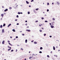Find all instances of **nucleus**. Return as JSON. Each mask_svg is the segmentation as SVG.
Segmentation results:
<instances>
[{"label": "nucleus", "mask_w": 60, "mask_h": 60, "mask_svg": "<svg viewBox=\"0 0 60 60\" xmlns=\"http://www.w3.org/2000/svg\"><path fill=\"white\" fill-rule=\"evenodd\" d=\"M11 23L9 24L8 26V27H9L10 26H11Z\"/></svg>", "instance_id": "nucleus-1"}, {"label": "nucleus", "mask_w": 60, "mask_h": 60, "mask_svg": "<svg viewBox=\"0 0 60 60\" xmlns=\"http://www.w3.org/2000/svg\"><path fill=\"white\" fill-rule=\"evenodd\" d=\"M51 27L52 28H53L54 27V26H53L51 25Z\"/></svg>", "instance_id": "nucleus-2"}, {"label": "nucleus", "mask_w": 60, "mask_h": 60, "mask_svg": "<svg viewBox=\"0 0 60 60\" xmlns=\"http://www.w3.org/2000/svg\"><path fill=\"white\" fill-rule=\"evenodd\" d=\"M26 31L28 32H30L31 30H26Z\"/></svg>", "instance_id": "nucleus-3"}, {"label": "nucleus", "mask_w": 60, "mask_h": 60, "mask_svg": "<svg viewBox=\"0 0 60 60\" xmlns=\"http://www.w3.org/2000/svg\"><path fill=\"white\" fill-rule=\"evenodd\" d=\"M26 2L27 4H29V3L27 1H26Z\"/></svg>", "instance_id": "nucleus-4"}, {"label": "nucleus", "mask_w": 60, "mask_h": 60, "mask_svg": "<svg viewBox=\"0 0 60 60\" xmlns=\"http://www.w3.org/2000/svg\"><path fill=\"white\" fill-rule=\"evenodd\" d=\"M2 33H4V29H3L2 30Z\"/></svg>", "instance_id": "nucleus-5"}, {"label": "nucleus", "mask_w": 60, "mask_h": 60, "mask_svg": "<svg viewBox=\"0 0 60 60\" xmlns=\"http://www.w3.org/2000/svg\"><path fill=\"white\" fill-rule=\"evenodd\" d=\"M8 11V9H5L4 10V11Z\"/></svg>", "instance_id": "nucleus-6"}, {"label": "nucleus", "mask_w": 60, "mask_h": 60, "mask_svg": "<svg viewBox=\"0 0 60 60\" xmlns=\"http://www.w3.org/2000/svg\"><path fill=\"white\" fill-rule=\"evenodd\" d=\"M4 14H2L1 15V16H2V17H3V16H4Z\"/></svg>", "instance_id": "nucleus-7"}, {"label": "nucleus", "mask_w": 60, "mask_h": 60, "mask_svg": "<svg viewBox=\"0 0 60 60\" xmlns=\"http://www.w3.org/2000/svg\"><path fill=\"white\" fill-rule=\"evenodd\" d=\"M4 41H3L2 42V44H4Z\"/></svg>", "instance_id": "nucleus-8"}, {"label": "nucleus", "mask_w": 60, "mask_h": 60, "mask_svg": "<svg viewBox=\"0 0 60 60\" xmlns=\"http://www.w3.org/2000/svg\"><path fill=\"white\" fill-rule=\"evenodd\" d=\"M12 31H13L14 32H16L15 30L14 29H13Z\"/></svg>", "instance_id": "nucleus-9"}, {"label": "nucleus", "mask_w": 60, "mask_h": 60, "mask_svg": "<svg viewBox=\"0 0 60 60\" xmlns=\"http://www.w3.org/2000/svg\"><path fill=\"white\" fill-rule=\"evenodd\" d=\"M25 42L26 43H27V39L25 40Z\"/></svg>", "instance_id": "nucleus-10"}, {"label": "nucleus", "mask_w": 60, "mask_h": 60, "mask_svg": "<svg viewBox=\"0 0 60 60\" xmlns=\"http://www.w3.org/2000/svg\"><path fill=\"white\" fill-rule=\"evenodd\" d=\"M40 49H41V50L43 49V48H42V47H41L40 48Z\"/></svg>", "instance_id": "nucleus-11"}, {"label": "nucleus", "mask_w": 60, "mask_h": 60, "mask_svg": "<svg viewBox=\"0 0 60 60\" xmlns=\"http://www.w3.org/2000/svg\"><path fill=\"white\" fill-rule=\"evenodd\" d=\"M53 50H55V46H53Z\"/></svg>", "instance_id": "nucleus-12"}, {"label": "nucleus", "mask_w": 60, "mask_h": 60, "mask_svg": "<svg viewBox=\"0 0 60 60\" xmlns=\"http://www.w3.org/2000/svg\"><path fill=\"white\" fill-rule=\"evenodd\" d=\"M8 48H10V49H11V47H9V46H8Z\"/></svg>", "instance_id": "nucleus-13"}, {"label": "nucleus", "mask_w": 60, "mask_h": 60, "mask_svg": "<svg viewBox=\"0 0 60 60\" xmlns=\"http://www.w3.org/2000/svg\"><path fill=\"white\" fill-rule=\"evenodd\" d=\"M2 27H3V26L2 25H1L0 26V28H2Z\"/></svg>", "instance_id": "nucleus-14"}, {"label": "nucleus", "mask_w": 60, "mask_h": 60, "mask_svg": "<svg viewBox=\"0 0 60 60\" xmlns=\"http://www.w3.org/2000/svg\"><path fill=\"white\" fill-rule=\"evenodd\" d=\"M56 3L57 4H58V5H59V3L58 2H57Z\"/></svg>", "instance_id": "nucleus-15"}, {"label": "nucleus", "mask_w": 60, "mask_h": 60, "mask_svg": "<svg viewBox=\"0 0 60 60\" xmlns=\"http://www.w3.org/2000/svg\"><path fill=\"white\" fill-rule=\"evenodd\" d=\"M34 44H37V42H36V41L34 42Z\"/></svg>", "instance_id": "nucleus-16"}, {"label": "nucleus", "mask_w": 60, "mask_h": 60, "mask_svg": "<svg viewBox=\"0 0 60 60\" xmlns=\"http://www.w3.org/2000/svg\"><path fill=\"white\" fill-rule=\"evenodd\" d=\"M8 44H9V45H11V46H12V45L11 44V43H9Z\"/></svg>", "instance_id": "nucleus-17"}, {"label": "nucleus", "mask_w": 60, "mask_h": 60, "mask_svg": "<svg viewBox=\"0 0 60 60\" xmlns=\"http://www.w3.org/2000/svg\"><path fill=\"white\" fill-rule=\"evenodd\" d=\"M11 49H8V51H9V50H10Z\"/></svg>", "instance_id": "nucleus-18"}, {"label": "nucleus", "mask_w": 60, "mask_h": 60, "mask_svg": "<svg viewBox=\"0 0 60 60\" xmlns=\"http://www.w3.org/2000/svg\"><path fill=\"white\" fill-rule=\"evenodd\" d=\"M6 25L4 23V25H3V26H5Z\"/></svg>", "instance_id": "nucleus-19"}, {"label": "nucleus", "mask_w": 60, "mask_h": 60, "mask_svg": "<svg viewBox=\"0 0 60 60\" xmlns=\"http://www.w3.org/2000/svg\"><path fill=\"white\" fill-rule=\"evenodd\" d=\"M38 10H39V8H37L36 9V11H38Z\"/></svg>", "instance_id": "nucleus-20"}, {"label": "nucleus", "mask_w": 60, "mask_h": 60, "mask_svg": "<svg viewBox=\"0 0 60 60\" xmlns=\"http://www.w3.org/2000/svg\"><path fill=\"white\" fill-rule=\"evenodd\" d=\"M52 20H55V18H53L52 19Z\"/></svg>", "instance_id": "nucleus-21"}, {"label": "nucleus", "mask_w": 60, "mask_h": 60, "mask_svg": "<svg viewBox=\"0 0 60 60\" xmlns=\"http://www.w3.org/2000/svg\"><path fill=\"white\" fill-rule=\"evenodd\" d=\"M9 8L11 9H12V8H11V7H10Z\"/></svg>", "instance_id": "nucleus-22"}, {"label": "nucleus", "mask_w": 60, "mask_h": 60, "mask_svg": "<svg viewBox=\"0 0 60 60\" xmlns=\"http://www.w3.org/2000/svg\"><path fill=\"white\" fill-rule=\"evenodd\" d=\"M18 13V14H20V12H19Z\"/></svg>", "instance_id": "nucleus-23"}, {"label": "nucleus", "mask_w": 60, "mask_h": 60, "mask_svg": "<svg viewBox=\"0 0 60 60\" xmlns=\"http://www.w3.org/2000/svg\"><path fill=\"white\" fill-rule=\"evenodd\" d=\"M47 56L48 57H49V55H47Z\"/></svg>", "instance_id": "nucleus-24"}, {"label": "nucleus", "mask_w": 60, "mask_h": 60, "mask_svg": "<svg viewBox=\"0 0 60 60\" xmlns=\"http://www.w3.org/2000/svg\"><path fill=\"white\" fill-rule=\"evenodd\" d=\"M39 53H42V52L41 51H40L39 52Z\"/></svg>", "instance_id": "nucleus-25"}, {"label": "nucleus", "mask_w": 60, "mask_h": 60, "mask_svg": "<svg viewBox=\"0 0 60 60\" xmlns=\"http://www.w3.org/2000/svg\"><path fill=\"white\" fill-rule=\"evenodd\" d=\"M41 19H42V20H43V19H44V18H43V17H41Z\"/></svg>", "instance_id": "nucleus-26"}, {"label": "nucleus", "mask_w": 60, "mask_h": 60, "mask_svg": "<svg viewBox=\"0 0 60 60\" xmlns=\"http://www.w3.org/2000/svg\"><path fill=\"white\" fill-rule=\"evenodd\" d=\"M28 14H30V12L28 11Z\"/></svg>", "instance_id": "nucleus-27"}, {"label": "nucleus", "mask_w": 60, "mask_h": 60, "mask_svg": "<svg viewBox=\"0 0 60 60\" xmlns=\"http://www.w3.org/2000/svg\"><path fill=\"white\" fill-rule=\"evenodd\" d=\"M45 22H48V21L46 20L45 21Z\"/></svg>", "instance_id": "nucleus-28"}, {"label": "nucleus", "mask_w": 60, "mask_h": 60, "mask_svg": "<svg viewBox=\"0 0 60 60\" xmlns=\"http://www.w3.org/2000/svg\"><path fill=\"white\" fill-rule=\"evenodd\" d=\"M17 17V18H19V15H17V16H16Z\"/></svg>", "instance_id": "nucleus-29"}, {"label": "nucleus", "mask_w": 60, "mask_h": 60, "mask_svg": "<svg viewBox=\"0 0 60 60\" xmlns=\"http://www.w3.org/2000/svg\"><path fill=\"white\" fill-rule=\"evenodd\" d=\"M21 50H23V48H21Z\"/></svg>", "instance_id": "nucleus-30"}, {"label": "nucleus", "mask_w": 60, "mask_h": 60, "mask_svg": "<svg viewBox=\"0 0 60 60\" xmlns=\"http://www.w3.org/2000/svg\"><path fill=\"white\" fill-rule=\"evenodd\" d=\"M13 50H12L11 51V52H13Z\"/></svg>", "instance_id": "nucleus-31"}, {"label": "nucleus", "mask_w": 60, "mask_h": 60, "mask_svg": "<svg viewBox=\"0 0 60 60\" xmlns=\"http://www.w3.org/2000/svg\"><path fill=\"white\" fill-rule=\"evenodd\" d=\"M46 34H44V36H46Z\"/></svg>", "instance_id": "nucleus-32"}, {"label": "nucleus", "mask_w": 60, "mask_h": 60, "mask_svg": "<svg viewBox=\"0 0 60 60\" xmlns=\"http://www.w3.org/2000/svg\"><path fill=\"white\" fill-rule=\"evenodd\" d=\"M49 11V9H47V11L48 12Z\"/></svg>", "instance_id": "nucleus-33"}, {"label": "nucleus", "mask_w": 60, "mask_h": 60, "mask_svg": "<svg viewBox=\"0 0 60 60\" xmlns=\"http://www.w3.org/2000/svg\"><path fill=\"white\" fill-rule=\"evenodd\" d=\"M22 35L23 36H24L25 35V34H22Z\"/></svg>", "instance_id": "nucleus-34"}, {"label": "nucleus", "mask_w": 60, "mask_h": 60, "mask_svg": "<svg viewBox=\"0 0 60 60\" xmlns=\"http://www.w3.org/2000/svg\"><path fill=\"white\" fill-rule=\"evenodd\" d=\"M47 4L48 5H49V3H48Z\"/></svg>", "instance_id": "nucleus-35"}, {"label": "nucleus", "mask_w": 60, "mask_h": 60, "mask_svg": "<svg viewBox=\"0 0 60 60\" xmlns=\"http://www.w3.org/2000/svg\"><path fill=\"white\" fill-rule=\"evenodd\" d=\"M34 2V0H31V2Z\"/></svg>", "instance_id": "nucleus-36"}, {"label": "nucleus", "mask_w": 60, "mask_h": 60, "mask_svg": "<svg viewBox=\"0 0 60 60\" xmlns=\"http://www.w3.org/2000/svg\"><path fill=\"white\" fill-rule=\"evenodd\" d=\"M32 57H30L29 58L30 59H31V58Z\"/></svg>", "instance_id": "nucleus-37"}, {"label": "nucleus", "mask_w": 60, "mask_h": 60, "mask_svg": "<svg viewBox=\"0 0 60 60\" xmlns=\"http://www.w3.org/2000/svg\"><path fill=\"white\" fill-rule=\"evenodd\" d=\"M18 38V36H16V38L17 39V38Z\"/></svg>", "instance_id": "nucleus-38"}, {"label": "nucleus", "mask_w": 60, "mask_h": 60, "mask_svg": "<svg viewBox=\"0 0 60 60\" xmlns=\"http://www.w3.org/2000/svg\"><path fill=\"white\" fill-rule=\"evenodd\" d=\"M40 32H42V30H40Z\"/></svg>", "instance_id": "nucleus-39"}, {"label": "nucleus", "mask_w": 60, "mask_h": 60, "mask_svg": "<svg viewBox=\"0 0 60 60\" xmlns=\"http://www.w3.org/2000/svg\"><path fill=\"white\" fill-rule=\"evenodd\" d=\"M17 20H18V19H15V21H17Z\"/></svg>", "instance_id": "nucleus-40"}, {"label": "nucleus", "mask_w": 60, "mask_h": 60, "mask_svg": "<svg viewBox=\"0 0 60 60\" xmlns=\"http://www.w3.org/2000/svg\"><path fill=\"white\" fill-rule=\"evenodd\" d=\"M32 55H33V56H36V55H34V54H33Z\"/></svg>", "instance_id": "nucleus-41"}, {"label": "nucleus", "mask_w": 60, "mask_h": 60, "mask_svg": "<svg viewBox=\"0 0 60 60\" xmlns=\"http://www.w3.org/2000/svg\"><path fill=\"white\" fill-rule=\"evenodd\" d=\"M34 41V40H32V41H31V42H33Z\"/></svg>", "instance_id": "nucleus-42"}, {"label": "nucleus", "mask_w": 60, "mask_h": 60, "mask_svg": "<svg viewBox=\"0 0 60 60\" xmlns=\"http://www.w3.org/2000/svg\"><path fill=\"white\" fill-rule=\"evenodd\" d=\"M49 37H50V38H51V37H52V36H49Z\"/></svg>", "instance_id": "nucleus-43"}, {"label": "nucleus", "mask_w": 60, "mask_h": 60, "mask_svg": "<svg viewBox=\"0 0 60 60\" xmlns=\"http://www.w3.org/2000/svg\"><path fill=\"white\" fill-rule=\"evenodd\" d=\"M8 42H9V43H10V41H9V40L8 41Z\"/></svg>", "instance_id": "nucleus-44"}, {"label": "nucleus", "mask_w": 60, "mask_h": 60, "mask_svg": "<svg viewBox=\"0 0 60 60\" xmlns=\"http://www.w3.org/2000/svg\"><path fill=\"white\" fill-rule=\"evenodd\" d=\"M16 24L17 25H19V23H17Z\"/></svg>", "instance_id": "nucleus-45"}, {"label": "nucleus", "mask_w": 60, "mask_h": 60, "mask_svg": "<svg viewBox=\"0 0 60 60\" xmlns=\"http://www.w3.org/2000/svg\"><path fill=\"white\" fill-rule=\"evenodd\" d=\"M20 14H23V13L22 12H20Z\"/></svg>", "instance_id": "nucleus-46"}, {"label": "nucleus", "mask_w": 60, "mask_h": 60, "mask_svg": "<svg viewBox=\"0 0 60 60\" xmlns=\"http://www.w3.org/2000/svg\"><path fill=\"white\" fill-rule=\"evenodd\" d=\"M26 26H27V24L26 23V24L25 25Z\"/></svg>", "instance_id": "nucleus-47"}, {"label": "nucleus", "mask_w": 60, "mask_h": 60, "mask_svg": "<svg viewBox=\"0 0 60 60\" xmlns=\"http://www.w3.org/2000/svg\"><path fill=\"white\" fill-rule=\"evenodd\" d=\"M17 51H18V50H17V49H16V52H17Z\"/></svg>", "instance_id": "nucleus-48"}, {"label": "nucleus", "mask_w": 60, "mask_h": 60, "mask_svg": "<svg viewBox=\"0 0 60 60\" xmlns=\"http://www.w3.org/2000/svg\"><path fill=\"white\" fill-rule=\"evenodd\" d=\"M39 26H41V25H39Z\"/></svg>", "instance_id": "nucleus-49"}, {"label": "nucleus", "mask_w": 60, "mask_h": 60, "mask_svg": "<svg viewBox=\"0 0 60 60\" xmlns=\"http://www.w3.org/2000/svg\"><path fill=\"white\" fill-rule=\"evenodd\" d=\"M25 22H27V20H26L25 21Z\"/></svg>", "instance_id": "nucleus-50"}, {"label": "nucleus", "mask_w": 60, "mask_h": 60, "mask_svg": "<svg viewBox=\"0 0 60 60\" xmlns=\"http://www.w3.org/2000/svg\"><path fill=\"white\" fill-rule=\"evenodd\" d=\"M31 6L30 5L29 6V7H31Z\"/></svg>", "instance_id": "nucleus-51"}, {"label": "nucleus", "mask_w": 60, "mask_h": 60, "mask_svg": "<svg viewBox=\"0 0 60 60\" xmlns=\"http://www.w3.org/2000/svg\"><path fill=\"white\" fill-rule=\"evenodd\" d=\"M36 22H38V21H36Z\"/></svg>", "instance_id": "nucleus-52"}, {"label": "nucleus", "mask_w": 60, "mask_h": 60, "mask_svg": "<svg viewBox=\"0 0 60 60\" xmlns=\"http://www.w3.org/2000/svg\"><path fill=\"white\" fill-rule=\"evenodd\" d=\"M49 24H50V25H51V23H50Z\"/></svg>", "instance_id": "nucleus-53"}, {"label": "nucleus", "mask_w": 60, "mask_h": 60, "mask_svg": "<svg viewBox=\"0 0 60 60\" xmlns=\"http://www.w3.org/2000/svg\"><path fill=\"white\" fill-rule=\"evenodd\" d=\"M42 29H44V28H42Z\"/></svg>", "instance_id": "nucleus-54"}, {"label": "nucleus", "mask_w": 60, "mask_h": 60, "mask_svg": "<svg viewBox=\"0 0 60 60\" xmlns=\"http://www.w3.org/2000/svg\"><path fill=\"white\" fill-rule=\"evenodd\" d=\"M52 4H54V3H52Z\"/></svg>", "instance_id": "nucleus-55"}, {"label": "nucleus", "mask_w": 60, "mask_h": 60, "mask_svg": "<svg viewBox=\"0 0 60 60\" xmlns=\"http://www.w3.org/2000/svg\"><path fill=\"white\" fill-rule=\"evenodd\" d=\"M24 60H26V59L25 58V59H24Z\"/></svg>", "instance_id": "nucleus-56"}, {"label": "nucleus", "mask_w": 60, "mask_h": 60, "mask_svg": "<svg viewBox=\"0 0 60 60\" xmlns=\"http://www.w3.org/2000/svg\"><path fill=\"white\" fill-rule=\"evenodd\" d=\"M10 38H12V37H10Z\"/></svg>", "instance_id": "nucleus-57"}, {"label": "nucleus", "mask_w": 60, "mask_h": 60, "mask_svg": "<svg viewBox=\"0 0 60 60\" xmlns=\"http://www.w3.org/2000/svg\"><path fill=\"white\" fill-rule=\"evenodd\" d=\"M4 48H3V50H4L3 51H4Z\"/></svg>", "instance_id": "nucleus-58"}, {"label": "nucleus", "mask_w": 60, "mask_h": 60, "mask_svg": "<svg viewBox=\"0 0 60 60\" xmlns=\"http://www.w3.org/2000/svg\"><path fill=\"white\" fill-rule=\"evenodd\" d=\"M16 40V38L14 39V40Z\"/></svg>", "instance_id": "nucleus-59"}, {"label": "nucleus", "mask_w": 60, "mask_h": 60, "mask_svg": "<svg viewBox=\"0 0 60 60\" xmlns=\"http://www.w3.org/2000/svg\"><path fill=\"white\" fill-rule=\"evenodd\" d=\"M53 38H55V36H54L53 37Z\"/></svg>", "instance_id": "nucleus-60"}, {"label": "nucleus", "mask_w": 60, "mask_h": 60, "mask_svg": "<svg viewBox=\"0 0 60 60\" xmlns=\"http://www.w3.org/2000/svg\"><path fill=\"white\" fill-rule=\"evenodd\" d=\"M17 46H19V45H17Z\"/></svg>", "instance_id": "nucleus-61"}, {"label": "nucleus", "mask_w": 60, "mask_h": 60, "mask_svg": "<svg viewBox=\"0 0 60 60\" xmlns=\"http://www.w3.org/2000/svg\"><path fill=\"white\" fill-rule=\"evenodd\" d=\"M52 51L51 52V53H52Z\"/></svg>", "instance_id": "nucleus-62"}, {"label": "nucleus", "mask_w": 60, "mask_h": 60, "mask_svg": "<svg viewBox=\"0 0 60 60\" xmlns=\"http://www.w3.org/2000/svg\"><path fill=\"white\" fill-rule=\"evenodd\" d=\"M30 51L29 52V53H30Z\"/></svg>", "instance_id": "nucleus-63"}, {"label": "nucleus", "mask_w": 60, "mask_h": 60, "mask_svg": "<svg viewBox=\"0 0 60 60\" xmlns=\"http://www.w3.org/2000/svg\"><path fill=\"white\" fill-rule=\"evenodd\" d=\"M58 51H60V50H59Z\"/></svg>", "instance_id": "nucleus-64"}]
</instances>
